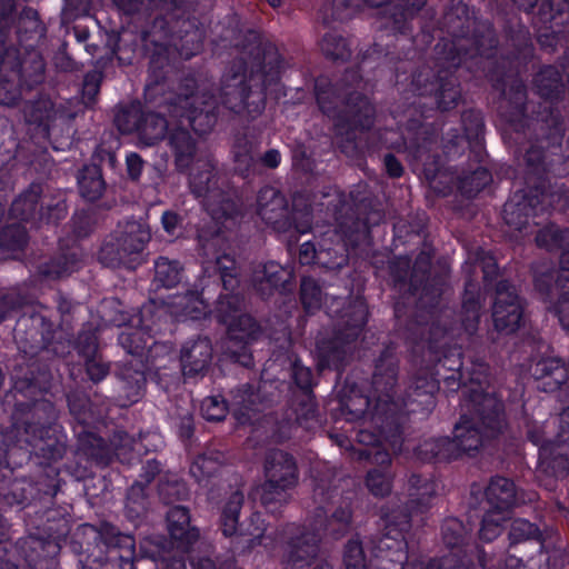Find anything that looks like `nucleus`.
Here are the masks:
<instances>
[{
	"label": "nucleus",
	"mask_w": 569,
	"mask_h": 569,
	"mask_svg": "<svg viewBox=\"0 0 569 569\" xmlns=\"http://www.w3.org/2000/svg\"><path fill=\"white\" fill-rule=\"evenodd\" d=\"M47 32L37 9L30 6L19 9L16 0H0V66L27 90L46 79V62L37 48L46 40Z\"/></svg>",
	"instance_id": "obj_1"
},
{
	"label": "nucleus",
	"mask_w": 569,
	"mask_h": 569,
	"mask_svg": "<svg viewBox=\"0 0 569 569\" xmlns=\"http://www.w3.org/2000/svg\"><path fill=\"white\" fill-rule=\"evenodd\" d=\"M251 60L234 59L221 77L222 104L232 112L258 118L266 109L267 90L278 83L281 57L274 48L256 47Z\"/></svg>",
	"instance_id": "obj_2"
},
{
	"label": "nucleus",
	"mask_w": 569,
	"mask_h": 569,
	"mask_svg": "<svg viewBox=\"0 0 569 569\" xmlns=\"http://www.w3.org/2000/svg\"><path fill=\"white\" fill-rule=\"evenodd\" d=\"M71 337H56L52 322L40 313L22 315L13 329V339L22 353L12 370L14 388L21 392L47 391L51 373L46 366L34 360V357L41 352H46L48 358L64 357L70 353Z\"/></svg>",
	"instance_id": "obj_3"
},
{
	"label": "nucleus",
	"mask_w": 569,
	"mask_h": 569,
	"mask_svg": "<svg viewBox=\"0 0 569 569\" xmlns=\"http://www.w3.org/2000/svg\"><path fill=\"white\" fill-rule=\"evenodd\" d=\"M169 60L166 56V48H153L149 62V82L146 86V94L151 101L158 96L162 98L157 102L158 108L172 118H187L193 131L207 133L217 122L218 101L210 92H194L196 80L184 78L181 82L180 92H163V84L167 79Z\"/></svg>",
	"instance_id": "obj_4"
},
{
	"label": "nucleus",
	"mask_w": 569,
	"mask_h": 569,
	"mask_svg": "<svg viewBox=\"0 0 569 569\" xmlns=\"http://www.w3.org/2000/svg\"><path fill=\"white\" fill-rule=\"evenodd\" d=\"M442 26L451 36L450 41L436 46L440 60L459 67L463 61L476 57L490 58L498 46V38L490 21H477L470 14L469 7L462 1L447 9Z\"/></svg>",
	"instance_id": "obj_5"
},
{
	"label": "nucleus",
	"mask_w": 569,
	"mask_h": 569,
	"mask_svg": "<svg viewBox=\"0 0 569 569\" xmlns=\"http://www.w3.org/2000/svg\"><path fill=\"white\" fill-rule=\"evenodd\" d=\"M361 83V76L356 69L347 70L336 84L326 78L316 80L315 93L319 109L335 120V126L343 127L353 117L358 126L372 128L376 111L369 99L359 91Z\"/></svg>",
	"instance_id": "obj_6"
},
{
	"label": "nucleus",
	"mask_w": 569,
	"mask_h": 569,
	"mask_svg": "<svg viewBox=\"0 0 569 569\" xmlns=\"http://www.w3.org/2000/svg\"><path fill=\"white\" fill-rule=\"evenodd\" d=\"M368 313V307L362 297L350 299L341 310L332 336L317 342L321 367L340 369L351 359L367 322Z\"/></svg>",
	"instance_id": "obj_7"
},
{
	"label": "nucleus",
	"mask_w": 569,
	"mask_h": 569,
	"mask_svg": "<svg viewBox=\"0 0 569 569\" xmlns=\"http://www.w3.org/2000/svg\"><path fill=\"white\" fill-rule=\"evenodd\" d=\"M150 240L151 231L147 223L129 220L106 236L98 260L109 268L124 266L133 269L141 262V254Z\"/></svg>",
	"instance_id": "obj_8"
},
{
	"label": "nucleus",
	"mask_w": 569,
	"mask_h": 569,
	"mask_svg": "<svg viewBox=\"0 0 569 569\" xmlns=\"http://www.w3.org/2000/svg\"><path fill=\"white\" fill-rule=\"evenodd\" d=\"M223 184L224 180L217 176L214 166L208 159L198 164L197 172L189 180L191 192L203 199L208 213L218 222L232 220L240 213L236 191L226 190Z\"/></svg>",
	"instance_id": "obj_9"
},
{
	"label": "nucleus",
	"mask_w": 569,
	"mask_h": 569,
	"mask_svg": "<svg viewBox=\"0 0 569 569\" xmlns=\"http://www.w3.org/2000/svg\"><path fill=\"white\" fill-rule=\"evenodd\" d=\"M432 254V250L427 249L417 256L409 279V291L418 296V306L421 309L437 307L448 289L450 267L446 260H438L431 267Z\"/></svg>",
	"instance_id": "obj_10"
},
{
	"label": "nucleus",
	"mask_w": 569,
	"mask_h": 569,
	"mask_svg": "<svg viewBox=\"0 0 569 569\" xmlns=\"http://www.w3.org/2000/svg\"><path fill=\"white\" fill-rule=\"evenodd\" d=\"M60 411L46 398L18 401L12 411L13 431L18 442L38 441L42 435L61 429Z\"/></svg>",
	"instance_id": "obj_11"
},
{
	"label": "nucleus",
	"mask_w": 569,
	"mask_h": 569,
	"mask_svg": "<svg viewBox=\"0 0 569 569\" xmlns=\"http://www.w3.org/2000/svg\"><path fill=\"white\" fill-rule=\"evenodd\" d=\"M480 450V436L468 422L456 423L453 438H431L419 443L415 450L423 462H450L471 457Z\"/></svg>",
	"instance_id": "obj_12"
},
{
	"label": "nucleus",
	"mask_w": 569,
	"mask_h": 569,
	"mask_svg": "<svg viewBox=\"0 0 569 569\" xmlns=\"http://www.w3.org/2000/svg\"><path fill=\"white\" fill-rule=\"evenodd\" d=\"M470 417L463 415L458 423L468 422L480 436V448L486 439H493L507 428L503 402L495 393L470 389L468 395Z\"/></svg>",
	"instance_id": "obj_13"
},
{
	"label": "nucleus",
	"mask_w": 569,
	"mask_h": 569,
	"mask_svg": "<svg viewBox=\"0 0 569 569\" xmlns=\"http://www.w3.org/2000/svg\"><path fill=\"white\" fill-rule=\"evenodd\" d=\"M443 67L435 72L429 67H422L412 76V88L418 96L433 97L437 108L441 111L455 109L462 96L458 78L451 71V66L447 60Z\"/></svg>",
	"instance_id": "obj_14"
},
{
	"label": "nucleus",
	"mask_w": 569,
	"mask_h": 569,
	"mask_svg": "<svg viewBox=\"0 0 569 569\" xmlns=\"http://www.w3.org/2000/svg\"><path fill=\"white\" fill-rule=\"evenodd\" d=\"M496 88L501 89V98L498 104V112L515 131L525 128L527 89L517 74H503L497 79Z\"/></svg>",
	"instance_id": "obj_15"
},
{
	"label": "nucleus",
	"mask_w": 569,
	"mask_h": 569,
	"mask_svg": "<svg viewBox=\"0 0 569 569\" xmlns=\"http://www.w3.org/2000/svg\"><path fill=\"white\" fill-rule=\"evenodd\" d=\"M492 319L497 331L511 335L516 332L523 319V307L516 288L507 280L496 284Z\"/></svg>",
	"instance_id": "obj_16"
},
{
	"label": "nucleus",
	"mask_w": 569,
	"mask_h": 569,
	"mask_svg": "<svg viewBox=\"0 0 569 569\" xmlns=\"http://www.w3.org/2000/svg\"><path fill=\"white\" fill-rule=\"evenodd\" d=\"M546 192L535 189L518 190L505 203L502 219L506 224L516 231H522L530 224L539 211L545 210Z\"/></svg>",
	"instance_id": "obj_17"
},
{
	"label": "nucleus",
	"mask_w": 569,
	"mask_h": 569,
	"mask_svg": "<svg viewBox=\"0 0 569 569\" xmlns=\"http://www.w3.org/2000/svg\"><path fill=\"white\" fill-rule=\"evenodd\" d=\"M320 533L312 526L295 527L286 543L283 569H306L319 555Z\"/></svg>",
	"instance_id": "obj_18"
},
{
	"label": "nucleus",
	"mask_w": 569,
	"mask_h": 569,
	"mask_svg": "<svg viewBox=\"0 0 569 569\" xmlns=\"http://www.w3.org/2000/svg\"><path fill=\"white\" fill-rule=\"evenodd\" d=\"M368 203L365 200L349 201L339 200L335 208L337 231L350 242H356L368 232L370 224H376L381 219L379 211L365 214Z\"/></svg>",
	"instance_id": "obj_19"
},
{
	"label": "nucleus",
	"mask_w": 569,
	"mask_h": 569,
	"mask_svg": "<svg viewBox=\"0 0 569 569\" xmlns=\"http://www.w3.org/2000/svg\"><path fill=\"white\" fill-rule=\"evenodd\" d=\"M253 290L262 299H269L274 293H286L293 289V272L274 261L258 264L251 278Z\"/></svg>",
	"instance_id": "obj_20"
},
{
	"label": "nucleus",
	"mask_w": 569,
	"mask_h": 569,
	"mask_svg": "<svg viewBox=\"0 0 569 569\" xmlns=\"http://www.w3.org/2000/svg\"><path fill=\"white\" fill-rule=\"evenodd\" d=\"M399 376V358L393 346H387L375 361L371 386L380 401L393 402Z\"/></svg>",
	"instance_id": "obj_21"
},
{
	"label": "nucleus",
	"mask_w": 569,
	"mask_h": 569,
	"mask_svg": "<svg viewBox=\"0 0 569 569\" xmlns=\"http://www.w3.org/2000/svg\"><path fill=\"white\" fill-rule=\"evenodd\" d=\"M257 213L266 223L280 231H286L293 222L286 197L271 186H264L258 191Z\"/></svg>",
	"instance_id": "obj_22"
},
{
	"label": "nucleus",
	"mask_w": 569,
	"mask_h": 569,
	"mask_svg": "<svg viewBox=\"0 0 569 569\" xmlns=\"http://www.w3.org/2000/svg\"><path fill=\"white\" fill-rule=\"evenodd\" d=\"M535 141L546 146V150L559 153L566 133V124L561 112L549 104H545L532 122Z\"/></svg>",
	"instance_id": "obj_23"
},
{
	"label": "nucleus",
	"mask_w": 569,
	"mask_h": 569,
	"mask_svg": "<svg viewBox=\"0 0 569 569\" xmlns=\"http://www.w3.org/2000/svg\"><path fill=\"white\" fill-rule=\"evenodd\" d=\"M168 143L179 173H186L192 164H200L206 160L199 140L186 128L172 129L168 133Z\"/></svg>",
	"instance_id": "obj_24"
},
{
	"label": "nucleus",
	"mask_w": 569,
	"mask_h": 569,
	"mask_svg": "<svg viewBox=\"0 0 569 569\" xmlns=\"http://www.w3.org/2000/svg\"><path fill=\"white\" fill-rule=\"evenodd\" d=\"M244 501V497L242 492L234 491L229 500L226 502L222 515H221V526L222 532L226 537L236 536L239 541V545H242L243 548L251 550L256 546L262 543L263 540V531L260 528H256L257 532H244L239 527V513L242 508Z\"/></svg>",
	"instance_id": "obj_25"
},
{
	"label": "nucleus",
	"mask_w": 569,
	"mask_h": 569,
	"mask_svg": "<svg viewBox=\"0 0 569 569\" xmlns=\"http://www.w3.org/2000/svg\"><path fill=\"white\" fill-rule=\"evenodd\" d=\"M530 373L538 382L539 390L545 392L569 391V370L559 358L539 359L531 365Z\"/></svg>",
	"instance_id": "obj_26"
},
{
	"label": "nucleus",
	"mask_w": 569,
	"mask_h": 569,
	"mask_svg": "<svg viewBox=\"0 0 569 569\" xmlns=\"http://www.w3.org/2000/svg\"><path fill=\"white\" fill-rule=\"evenodd\" d=\"M439 390V380L426 369L418 370L409 379L402 398L409 411L429 410L435 405V393Z\"/></svg>",
	"instance_id": "obj_27"
},
{
	"label": "nucleus",
	"mask_w": 569,
	"mask_h": 569,
	"mask_svg": "<svg viewBox=\"0 0 569 569\" xmlns=\"http://www.w3.org/2000/svg\"><path fill=\"white\" fill-rule=\"evenodd\" d=\"M20 548L26 561L32 569H51L60 546L53 537L29 535L20 540Z\"/></svg>",
	"instance_id": "obj_28"
},
{
	"label": "nucleus",
	"mask_w": 569,
	"mask_h": 569,
	"mask_svg": "<svg viewBox=\"0 0 569 569\" xmlns=\"http://www.w3.org/2000/svg\"><path fill=\"white\" fill-rule=\"evenodd\" d=\"M369 8H386L392 29L406 33L409 21L426 6L427 0H361Z\"/></svg>",
	"instance_id": "obj_29"
},
{
	"label": "nucleus",
	"mask_w": 569,
	"mask_h": 569,
	"mask_svg": "<svg viewBox=\"0 0 569 569\" xmlns=\"http://www.w3.org/2000/svg\"><path fill=\"white\" fill-rule=\"evenodd\" d=\"M176 11H173L174 13ZM172 14L166 10H157L149 18H138L140 21L139 27V40L142 43V48L146 51L150 50V47L166 48L171 38V27L166 16Z\"/></svg>",
	"instance_id": "obj_30"
},
{
	"label": "nucleus",
	"mask_w": 569,
	"mask_h": 569,
	"mask_svg": "<svg viewBox=\"0 0 569 569\" xmlns=\"http://www.w3.org/2000/svg\"><path fill=\"white\" fill-rule=\"evenodd\" d=\"M212 360V346L208 338L187 342L181 349L180 362L184 377L203 376Z\"/></svg>",
	"instance_id": "obj_31"
},
{
	"label": "nucleus",
	"mask_w": 569,
	"mask_h": 569,
	"mask_svg": "<svg viewBox=\"0 0 569 569\" xmlns=\"http://www.w3.org/2000/svg\"><path fill=\"white\" fill-rule=\"evenodd\" d=\"M74 455L101 467H107L113 460V452L106 440L96 432L81 427L76 431Z\"/></svg>",
	"instance_id": "obj_32"
},
{
	"label": "nucleus",
	"mask_w": 569,
	"mask_h": 569,
	"mask_svg": "<svg viewBox=\"0 0 569 569\" xmlns=\"http://www.w3.org/2000/svg\"><path fill=\"white\" fill-rule=\"evenodd\" d=\"M266 479L295 488L299 471L295 457L280 449L270 450L264 458Z\"/></svg>",
	"instance_id": "obj_33"
},
{
	"label": "nucleus",
	"mask_w": 569,
	"mask_h": 569,
	"mask_svg": "<svg viewBox=\"0 0 569 569\" xmlns=\"http://www.w3.org/2000/svg\"><path fill=\"white\" fill-rule=\"evenodd\" d=\"M168 529L177 549L187 552L199 539V530L190 526L188 508L177 505L167 512Z\"/></svg>",
	"instance_id": "obj_34"
},
{
	"label": "nucleus",
	"mask_w": 569,
	"mask_h": 569,
	"mask_svg": "<svg viewBox=\"0 0 569 569\" xmlns=\"http://www.w3.org/2000/svg\"><path fill=\"white\" fill-rule=\"evenodd\" d=\"M43 188L40 183L32 182L11 203L9 214L21 221L39 222L42 217Z\"/></svg>",
	"instance_id": "obj_35"
},
{
	"label": "nucleus",
	"mask_w": 569,
	"mask_h": 569,
	"mask_svg": "<svg viewBox=\"0 0 569 569\" xmlns=\"http://www.w3.org/2000/svg\"><path fill=\"white\" fill-rule=\"evenodd\" d=\"M506 44L511 49V54L518 64L532 57L533 46L529 30L517 17L509 18L503 26Z\"/></svg>",
	"instance_id": "obj_36"
},
{
	"label": "nucleus",
	"mask_w": 569,
	"mask_h": 569,
	"mask_svg": "<svg viewBox=\"0 0 569 569\" xmlns=\"http://www.w3.org/2000/svg\"><path fill=\"white\" fill-rule=\"evenodd\" d=\"M485 495L490 507L498 512L507 511L522 501L513 481L500 476L490 480Z\"/></svg>",
	"instance_id": "obj_37"
},
{
	"label": "nucleus",
	"mask_w": 569,
	"mask_h": 569,
	"mask_svg": "<svg viewBox=\"0 0 569 569\" xmlns=\"http://www.w3.org/2000/svg\"><path fill=\"white\" fill-rule=\"evenodd\" d=\"M481 295L480 287L473 279H467L461 303V325L468 335H473L478 330L481 317Z\"/></svg>",
	"instance_id": "obj_38"
},
{
	"label": "nucleus",
	"mask_w": 569,
	"mask_h": 569,
	"mask_svg": "<svg viewBox=\"0 0 569 569\" xmlns=\"http://www.w3.org/2000/svg\"><path fill=\"white\" fill-rule=\"evenodd\" d=\"M123 14L138 18H149L157 10L173 12L184 7V0H112Z\"/></svg>",
	"instance_id": "obj_39"
},
{
	"label": "nucleus",
	"mask_w": 569,
	"mask_h": 569,
	"mask_svg": "<svg viewBox=\"0 0 569 569\" xmlns=\"http://www.w3.org/2000/svg\"><path fill=\"white\" fill-rule=\"evenodd\" d=\"M233 171L248 179L258 174V146L246 136H239L233 143Z\"/></svg>",
	"instance_id": "obj_40"
},
{
	"label": "nucleus",
	"mask_w": 569,
	"mask_h": 569,
	"mask_svg": "<svg viewBox=\"0 0 569 569\" xmlns=\"http://www.w3.org/2000/svg\"><path fill=\"white\" fill-rule=\"evenodd\" d=\"M118 377L121 390L128 400L137 401L147 383L143 360H130L122 363Z\"/></svg>",
	"instance_id": "obj_41"
},
{
	"label": "nucleus",
	"mask_w": 569,
	"mask_h": 569,
	"mask_svg": "<svg viewBox=\"0 0 569 569\" xmlns=\"http://www.w3.org/2000/svg\"><path fill=\"white\" fill-rule=\"evenodd\" d=\"M410 502L400 505H388L381 508V518L385 521L386 537L405 539L411 528Z\"/></svg>",
	"instance_id": "obj_42"
},
{
	"label": "nucleus",
	"mask_w": 569,
	"mask_h": 569,
	"mask_svg": "<svg viewBox=\"0 0 569 569\" xmlns=\"http://www.w3.org/2000/svg\"><path fill=\"white\" fill-rule=\"evenodd\" d=\"M34 490L32 480L27 478L11 479V477L4 475L0 481V502L8 506L28 505L32 501Z\"/></svg>",
	"instance_id": "obj_43"
},
{
	"label": "nucleus",
	"mask_w": 569,
	"mask_h": 569,
	"mask_svg": "<svg viewBox=\"0 0 569 569\" xmlns=\"http://www.w3.org/2000/svg\"><path fill=\"white\" fill-rule=\"evenodd\" d=\"M176 352L173 348L164 342H154L147 351V363L154 376L162 378H172L170 371L176 367Z\"/></svg>",
	"instance_id": "obj_44"
},
{
	"label": "nucleus",
	"mask_w": 569,
	"mask_h": 569,
	"mask_svg": "<svg viewBox=\"0 0 569 569\" xmlns=\"http://www.w3.org/2000/svg\"><path fill=\"white\" fill-rule=\"evenodd\" d=\"M291 489L293 488L288 485L266 479L263 483L256 488L254 497L269 512L274 513L290 501Z\"/></svg>",
	"instance_id": "obj_45"
},
{
	"label": "nucleus",
	"mask_w": 569,
	"mask_h": 569,
	"mask_svg": "<svg viewBox=\"0 0 569 569\" xmlns=\"http://www.w3.org/2000/svg\"><path fill=\"white\" fill-rule=\"evenodd\" d=\"M352 510L349 505L338 507L330 517L318 518L315 529L327 532L333 539H340L351 530Z\"/></svg>",
	"instance_id": "obj_46"
},
{
	"label": "nucleus",
	"mask_w": 569,
	"mask_h": 569,
	"mask_svg": "<svg viewBox=\"0 0 569 569\" xmlns=\"http://www.w3.org/2000/svg\"><path fill=\"white\" fill-rule=\"evenodd\" d=\"M168 120L162 112L144 111L137 134L146 146H153L164 139L168 132Z\"/></svg>",
	"instance_id": "obj_47"
},
{
	"label": "nucleus",
	"mask_w": 569,
	"mask_h": 569,
	"mask_svg": "<svg viewBox=\"0 0 569 569\" xmlns=\"http://www.w3.org/2000/svg\"><path fill=\"white\" fill-rule=\"evenodd\" d=\"M349 260L347 243L343 239L332 241L322 239L318 247V266L328 270H339Z\"/></svg>",
	"instance_id": "obj_48"
},
{
	"label": "nucleus",
	"mask_w": 569,
	"mask_h": 569,
	"mask_svg": "<svg viewBox=\"0 0 569 569\" xmlns=\"http://www.w3.org/2000/svg\"><path fill=\"white\" fill-rule=\"evenodd\" d=\"M461 368L460 355L451 352L437 360L433 375L439 382H443L448 391H457L461 386Z\"/></svg>",
	"instance_id": "obj_49"
},
{
	"label": "nucleus",
	"mask_w": 569,
	"mask_h": 569,
	"mask_svg": "<svg viewBox=\"0 0 569 569\" xmlns=\"http://www.w3.org/2000/svg\"><path fill=\"white\" fill-rule=\"evenodd\" d=\"M183 272L184 268L179 260L159 257L154 261L152 283L157 288H174L181 282Z\"/></svg>",
	"instance_id": "obj_50"
},
{
	"label": "nucleus",
	"mask_w": 569,
	"mask_h": 569,
	"mask_svg": "<svg viewBox=\"0 0 569 569\" xmlns=\"http://www.w3.org/2000/svg\"><path fill=\"white\" fill-rule=\"evenodd\" d=\"M60 430L49 431L42 435L38 441H28L24 445L31 447L36 455L48 461H58L67 452L66 436L59 435Z\"/></svg>",
	"instance_id": "obj_51"
},
{
	"label": "nucleus",
	"mask_w": 569,
	"mask_h": 569,
	"mask_svg": "<svg viewBox=\"0 0 569 569\" xmlns=\"http://www.w3.org/2000/svg\"><path fill=\"white\" fill-rule=\"evenodd\" d=\"M533 89L545 99H558L565 91L561 73L553 66H546L533 78Z\"/></svg>",
	"instance_id": "obj_52"
},
{
	"label": "nucleus",
	"mask_w": 569,
	"mask_h": 569,
	"mask_svg": "<svg viewBox=\"0 0 569 569\" xmlns=\"http://www.w3.org/2000/svg\"><path fill=\"white\" fill-rule=\"evenodd\" d=\"M353 117L346 121L343 127L335 126L338 140V147L342 153L349 158H357L363 148V142L360 133L370 130L371 128H363L353 121Z\"/></svg>",
	"instance_id": "obj_53"
},
{
	"label": "nucleus",
	"mask_w": 569,
	"mask_h": 569,
	"mask_svg": "<svg viewBox=\"0 0 569 569\" xmlns=\"http://www.w3.org/2000/svg\"><path fill=\"white\" fill-rule=\"evenodd\" d=\"M224 455L216 449L207 448L199 453L190 466V475L198 483L214 476L224 463Z\"/></svg>",
	"instance_id": "obj_54"
},
{
	"label": "nucleus",
	"mask_w": 569,
	"mask_h": 569,
	"mask_svg": "<svg viewBox=\"0 0 569 569\" xmlns=\"http://www.w3.org/2000/svg\"><path fill=\"white\" fill-rule=\"evenodd\" d=\"M151 506L150 487L142 481H134L128 489L124 500L127 516L131 519H139L147 515Z\"/></svg>",
	"instance_id": "obj_55"
},
{
	"label": "nucleus",
	"mask_w": 569,
	"mask_h": 569,
	"mask_svg": "<svg viewBox=\"0 0 569 569\" xmlns=\"http://www.w3.org/2000/svg\"><path fill=\"white\" fill-rule=\"evenodd\" d=\"M139 33L122 32L119 34H108L107 47L109 48L110 59L117 56L120 64H131L138 48Z\"/></svg>",
	"instance_id": "obj_56"
},
{
	"label": "nucleus",
	"mask_w": 569,
	"mask_h": 569,
	"mask_svg": "<svg viewBox=\"0 0 569 569\" xmlns=\"http://www.w3.org/2000/svg\"><path fill=\"white\" fill-rule=\"evenodd\" d=\"M24 117L28 123L49 130L58 120L56 103L50 98L41 97L26 106Z\"/></svg>",
	"instance_id": "obj_57"
},
{
	"label": "nucleus",
	"mask_w": 569,
	"mask_h": 569,
	"mask_svg": "<svg viewBox=\"0 0 569 569\" xmlns=\"http://www.w3.org/2000/svg\"><path fill=\"white\" fill-rule=\"evenodd\" d=\"M78 183L81 197L90 202L99 200L107 188L103 173L98 167L89 164L81 170Z\"/></svg>",
	"instance_id": "obj_58"
},
{
	"label": "nucleus",
	"mask_w": 569,
	"mask_h": 569,
	"mask_svg": "<svg viewBox=\"0 0 569 569\" xmlns=\"http://www.w3.org/2000/svg\"><path fill=\"white\" fill-rule=\"evenodd\" d=\"M380 547L381 569H391L388 565H393V569L405 568L408 561L407 541L405 539L385 537Z\"/></svg>",
	"instance_id": "obj_59"
},
{
	"label": "nucleus",
	"mask_w": 569,
	"mask_h": 569,
	"mask_svg": "<svg viewBox=\"0 0 569 569\" xmlns=\"http://www.w3.org/2000/svg\"><path fill=\"white\" fill-rule=\"evenodd\" d=\"M80 263L77 252L61 254L39 266V272L47 279L56 280L73 272Z\"/></svg>",
	"instance_id": "obj_60"
},
{
	"label": "nucleus",
	"mask_w": 569,
	"mask_h": 569,
	"mask_svg": "<svg viewBox=\"0 0 569 569\" xmlns=\"http://www.w3.org/2000/svg\"><path fill=\"white\" fill-rule=\"evenodd\" d=\"M143 112L140 102L119 104L114 108L113 122L123 134L137 133Z\"/></svg>",
	"instance_id": "obj_61"
},
{
	"label": "nucleus",
	"mask_w": 569,
	"mask_h": 569,
	"mask_svg": "<svg viewBox=\"0 0 569 569\" xmlns=\"http://www.w3.org/2000/svg\"><path fill=\"white\" fill-rule=\"evenodd\" d=\"M244 310V298L240 293L230 292L221 295L216 303V318L220 323L228 325L242 315Z\"/></svg>",
	"instance_id": "obj_62"
},
{
	"label": "nucleus",
	"mask_w": 569,
	"mask_h": 569,
	"mask_svg": "<svg viewBox=\"0 0 569 569\" xmlns=\"http://www.w3.org/2000/svg\"><path fill=\"white\" fill-rule=\"evenodd\" d=\"M512 2L525 12H530L538 6V17L542 23L552 22L566 10L563 0H512Z\"/></svg>",
	"instance_id": "obj_63"
},
{
	"label": "nucleus",
	"mask_w": 569,
	"mask_h": 569,
	"mask_svg": "<svg viewBox=\"0 0 569 569\" xmlns=\"http://www.w3.org/2000/svg\"><path fill=\"white\" fill-rule=\"evenodd\" d=\"M23 442H18V435L13 431V425L9 428L0 426V466L13 468L20 466L17 460L18 453L22 450Z\"/></svg>",
	"instance_id": "obj_64"
}]
</instances>
